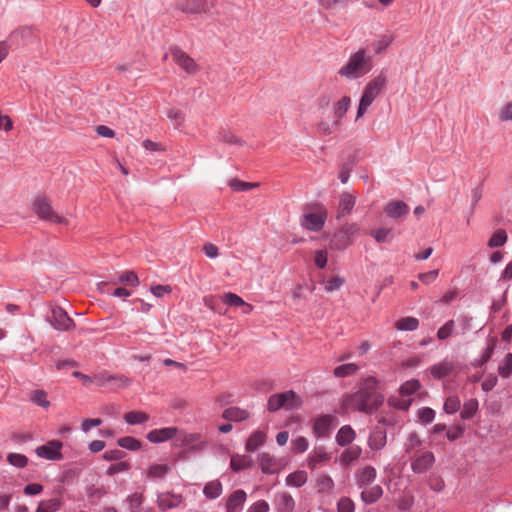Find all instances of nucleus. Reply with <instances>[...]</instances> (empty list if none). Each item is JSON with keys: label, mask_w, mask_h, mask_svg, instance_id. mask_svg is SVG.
Segmentation results:
<instances>
[{"label": "nucleus", "mask_w": 512, "mask_h": 512, "mask_svg": "<svg viewBox=\"0 0 512 512\" xmlns=\"http://www.w3.org/2000/svg\"><path fill=\"white\" fill-rule=\"evenodd\" d=\"M259 463L261 471L264 474H275L278 471L276 467V460L268 453H262L259 455Z\"/></svg>", "instance_id": "nucleus-32"}, {"label": "nucleus", "mask_w": 512, "mask_h": 512, "mask_svg": "<svg viewBox=\"0 0 512 512\" xmlns=\"http://www.w3.org/2000/svg\"><path fill=\"white\" fill-rule=\"evenodd\" d=\"M355 197L350 193H343L340 196L337 219L349 215L355 206Z\"/></svg>", "instance_id": "nucleus-21"}, {"label": "nucleus", "mask_w": 512, "mask_h": 512, "mask_svg": "<svg viewBox=\"0 0 512 512\" xmlns=\"http://www.w3.org/2000/svg\"><path fill=\"white\" fill-rule=\"evenodd\" d=\"M384 212L388 217L398 219L408 214L409 206L404 201L392 200L385 205Z\"/></svg>", "instance_id": "nucleus-19"}, {"label": "nucleus", "mask_w": 512, "mask_h": 512, "mask_svg": "<svg viewBox=\"0 0 512 512\" xmlns=\"http://www.w3.org/2000/svg\"><path fill=\"white\" fill-rule=\"evenodd\" d=\"M177 431L176 427L154 429L148 432L146 438L151 443H161L172 439L177 434Z\"/></svg>", "instance_id": "nucleus-18"}, {"label": "nucleus", "mask_w": 512, "mask_h": 512, "mask_svg": "<svg viewBox=\"0 0 512 512\" xmlns=\"http://www.w3.org/2000/svg\"><path fill=\"white\" fill-rule=\"evenodd\" d=\"M421 388V384L417 379H411L404 382L400 388L399 393L402 396H411Z\"/></svg>", "instance_id": "nucleus-47"}, {"label": "nucleus", "mask_w": 512, "mask_h": 512, "mask_svg": "<svg viewBox=\"0 0 512 512\" xmlns=\"http://www.w3.org/2000/svg\"><path fill=\"white\" fill-rule=\"evenodd\" d=\"M49 322L55 329L62 331L70 330L74 326L73 320L60 307L52 308Z\"/></svg>", "instance_id": "nucleus-12"}, {"label": "nucleus", "mask_w": 512, "mask_h": 512, "mask_svg": "<svg viewBox=\"0 0 512 512\" xmlns=\"http://www.w3.org/2000/svg\"><path fill=\"white\" fill-rule=\"evenodd\" d=\"M308 476L307 473L303 470H298L293 473H290L286 477V484L288 486L293 487H302L307 482Z\"/></svg>", "instance_id": "nucleus-37"}, {"label": "nucleus", "mask_w": 512, "mask_h": 512, "mask_svg": "<svg viewBox=\"0 0 512 512\" xmlns=\"http://www.w3.org/2000/svg\"><path fill=\"white\" fill-rule=\"evenodd\" d=\"M213 5L208 0H178L176 8L186 14H207Z\"/></svg>", "instance_id": "nucleus-7"}, {"label": "nucleus", "mask_w": 512, "mask_h": 512, "mask_svg": "<svg viewBox=\"0 0 512 512\" xmlns=\"http://www.w3.org/2000/svg\"><path fill=\"white\" fill-rule=\"evenodd\" d=\"M508 236L504 229L496 230L488 240L489 248L502 247L507 242Z\"/></svg>", "instance_id": "nucleus-43"}, {"label": "nucleus", "mask_w": 512, "mask_h": 512, "mask_svg": "<svg viewBox=\"0 0 512 512\" xmlns=\"http://www.w3.org/2000/svg\"><path fill=\"white\" fill-rule=\"evenodd\" d=\"M454 371V363L449 360H443L430 367V373L434 379H442Z\"/></svg>", "instance_id": "nucleus-20"}, {"label": "nucleus", "mask_w": 512, "mask_h": 512, "mask_svg": "<svg viewBox=\"0 0 512 512\" xmlns=\"http://www.w3.org/2000/svg\"><path fill=\"white\" fill-rule=\"evenodd\" d=\"M145 497L142 493H132L126 498V502L128 503L129 512H136L139 510L144 503Z\"/></svg>", "instance_id": "nucleus-45"}, {"label": "nucleus", "mask_w": 512, "mask_h": 512, "mask_svg": "<svg viewBox=\"0 0 512 512\" xmlns=\"http://www.w3.org/2000/svg\"><path fill=\"white\" fill-rule=\"evenodd\" d=\"M376 469L372 466H365L356 473L357 484L360 488L371 484L376 478Z\"/></svg>", "instance_id": "nucleus-23"}, {"label": "nucleus", "mask_w": 512, "mask_h": 512, "mask_svg": "<svg viewBox=\"0 0 512 512\" xmlns=\"http://www.w3.org/2000/svg\"><path fill=\"white\" fill-rule=\"evenodd\" d=\"M393 36L389 34L381 35L377 40L372 43V48L375 54L382 53L392 42Z\"/></svg>", "instance_id": "nucleus-48"}, {"label": "nucleus", "mask_w": 512, "mask_h": 512, "mask_svg": "<svg viewBox=\"0 0 512 512\" xmlns=\"http://www.w3.org/2000/svg\"><path fill=\"white\" fill-rule=\"evenodd\" d=\"M498 373L502 378L512 376V353H507L498 366Z\"/></svg>", "instance_id": "nucleus-44"}, {"label": "nucleus", "mask_w": 512, "mask_h": 512, "mask_svg": "<svg viewBox=\"0 0 512 512\" xmlns=\"http://www.w3.org/2000/svg\"><path fill=\"white\" fill-rule=\"evenodd\" d=\"M169 471L167 464H152L147 469V477L152 479H162Z\"/></svg>", "instance_id": "nucleus-41"}, {"label": "nucleus", "mask_w": 512, "mask_h": 512, "mask_svg": "<svg viewBox=\"0 0 512 512\" xmlns=\"http://www.w3.org/2000/svg\"><path fill=\"white\" fill-rule=\"evenodd\" d=\"M335 484L333 479L327 474H319L316 479V488L318 493H331L334 490Z\"/></svg>", "instance_id": "nucleus-33"}, {"label": "nucleus", "mask_w": 512, "mask_h": 512, "mask_svg": "<svg viewBox=\"0 0 512 512\" xmlns=\"http://www.w3.org/2000/svg\"><path fill=\"white\" fill-rule=\"evenodd\" d=\"M351 105V98L349 96H343L334 105V115L337 119H341L348 111Z\"/></svg>", "instance_id": "nucleus-46"}, {"label": "nucleus", "mask_w": 512, "mask_h": 512, "mask_svg": "<svg viewBox=\"0 0 512 512\" xmlns=\"http://www.w3.org/2000/svg\"><path fill=\"white\" fill-rule=\"evenodd\" d=\"M371 235L378 243H385L389 240V238H392V230L388 228H379L376 230H373L371 232Z\"/></svg>", "instance_id": "nucleus-57"}, {"label": "nucleus", "mask_w": 512, "mask_h": 512, "mask_svg": "<svg viewBox=\"0 0 512 512\" xmlns=\"http://www.w3.org/2000/svg\"><path fill=\"white\" fill-rule=\"evenodd\" d=\"M62 502L58 498L41 501L36 512H56L61 508Z\"/></svg>", "instance_id": "nucleus-42"}, {"label": "nucleus", "mask_w": 512, "mask_h": 512, "mask_svg": "<svg viewBox=\"0 0 512 512\" xmlns=\"http://www.w3.org/2000/svg\"><path fill=\"white\" fill-rule=\"evenodd\" d=\"M156 503L159 510L165 512L181 506L184 503V497L173 492H159L157 493Z\"/></svg>", "instance_id": "nucleus-10"}, {"label": "nucleus", "mask_w": 512, "mask_h": 512, "mask_svg": "<svg viewBox=\"0 0 512 512\" xmlns=\"http://www.w3.org/2000/svg\"><path fill=\"white\" fill-rule=\"evenodd\" d=\"M358 1L359 0H317L319 6L328 11L345 9L350 4L357 3Z\"/></svg>", "instance_id": "nucleus-30"}, {"label": "nucleus", "mask_w": 512, "mask_h": 512, "mask_svg": "<svg viewBox=\"0 0 512 512\" xmlns=\"http://www.w3.org/2000/svg\"><path fill=\"white\" fill-rule=\"evenodd\" d=\"M373 67V57L365 48H360L353 52L347 62L340 67L338 75L346 80H356L367 75Z\"/></svg>", "instance_id": "nucleus-2"}, {"label": "nucleus", "mask_w": 512, "mask_h": 512, "mask_svg": "<svg viewBox=\"0 0 512 512\" xmlns=\"http://www.w3.org/2000/svg\"><path fill=\"white\" fill-rule=\"evenodd\" d=\"M94 378L99 386H103L107 382H112L116 387H126L131 382V380L124 375L109 376L106 374H99Z\"/></svg>", "instance_id": "nucleus-24"}, {"label": "nucleus", "mask_w": 512, "mask_h": 512, "mask_svg": "<svg viewBox=\"0 0 512 512\" xmlns=\"http://www.w3.org/2000/svg\"><path fill=\"white\" fill-rule=\"evenodd\" d=\"M352 243V240L340 230H338L331 239V246L336 250H344Z\"/></svg>", "instance_id": "nucleus-40"}, {"label": "nucleus", "mask_w": 512, "mask_h": 512, "mask_svg": "<svg viewBox=\"0 0 512 512\" xmlns=\"http://www.w3.org/2000/svg\"><path fill=\"white\" fill-rule=\"evenodd\" d=\"M229 187L237 192H244L258 187V183L245 182L237 178H233L229 181Z\"/></svg>", "instance_id": "nucleus-50"}, {"label": "nucleus", "mask_w": 512, "mask_h": 512, "mask_svg": "<svg viewBox=\"0 0 512 512\" xmlns=\"http://www.w3.org/2000/svg\"><path fill=\"white\" fill-rule=\"evenodd\" d=\"M494 352V343H489L485 349L482 350L480 356L474 360V367H482L485 365L492 357Z\"/></svg>", "instance_id": "nucleus-51"}, {"label": "nucleus", "mask_w": 512, "mask_h": 512, "mask_svg": "<svg viewBox=\"0 0 512 512\" xmlns=\"http://www.w3.org/2000/svg\"><path fill=\"white\" fill-rule=\"evenodd\" d=\"M356 437L355 431L349 425L342 426L336 434V442L339 446L350 445Z\"/></svg>", "instance_id": "nucleus-26"}, {"label": "nucleus", "mask_w": 512, "mask_h": 512, "mask_svg": "<svg viewBox=\"0 0 512 512\" xmlns=\"http://www.w3.org/2000/svg\"><path fill=\"white\" fill-rule=\"evenodd\" d=\"M30 34V31L26 28L16 29L10 33L7 41H0V62L6 58L12 45H19V40L25 38Z\"/></svg>", "instance_id": "nucleus-13"}, {"label": "nucleus", "mask_w": 512, "mask_h": 512, "mask_svg": "<svg viewBox=\"0 0 512 512\" xmlns=\"http://www.w3.org/2000/svg\"><path fill=\"white\" fill-rule=\"evenodd\" d=\"M382 494V487L380 485H375L370 487L369 489L362 491L361 499L366 504H373L381 498Z\"/></svg>", "instance_id": "nucleus-35"}, {"label": "nucleus", "mask_w": 512, "mask_h": 512, "mask_svg": "<svg viewBox=\"0 0 512 512\" xmlns=\"http://www.w3.org/2000/svg\"><path fill=\"white\" fill-rule=\"evenodd\" d=\"M33 211L44 221L54 222L57 224L67 225L68 220L58 215L52 208L49 199L45 196L37 197L33 202Z\"/></svg>", "instance_id": "nucleus-4"}, {"label": "nucleus", "mask_w": 512, "mask_h": 512, "mask_svg": "<svg viewBox=\"0 0 512 512\" xmlns=\"http://www.w3.org/2000/svg\"><path fill=\"white\" fill-rule=\"evenodd\" d=\"M386 431L381 427H376L369 436L368 445L372 450H380L386 445Z\"/></svg>", "instance_id": "nucleus-22"}, {"label": "nucleus", "mask_w": 512, "mask_h": 512, "mask_svg": "<svg viewBox=\"0 0 512 512\" xmlns=\"http://www.w3.org/2000/svg\"><path fill=\"white\" fill-rule=\"evenodd\" d=\"M222 301L228 306L239 307L245 304L244 300L235 293L228 292L222 296Z\"/></svg>", "instance_id": "nucleus-58"}, {"label": "nucleus", "mask_w": 512, "mask_h": 512, "mask_svg": "<svg viewBox=\"0 0 512 512\" xmlns=\"http://www.w3.org/2000/svg\"><path fill=\"white\" fill-rule=\"evenodd\" d=\"M353 501L348 497H341L337 503V512H354Z\"/></svg>", "instance_id": "nucleus-61"}, {"label": "nucleus", "mask_w": 512, "mask_h": 512, "mask_svg": "<svg viewBox=\"0 0 512 512\" xmlns=\"http://www.w3.org/2000/svg\"><path fill=\"white\" fill-rule=\"evenodd\" d=\"M435 461L434 455L432 452L427 451L417 456L411 463V468L413 472L422 474L425 473L428 469H430Z\"/></svg>", "instance_id": "nucleus-16"}, {"label": "nucleus", "mask_w": 512, "mask_h": 512, "mask_svg": "<svg viewBox=\"0 0 512 512\" xmlns=\"http://www.w3.org/2000/svg\"><path fill=\"white\" fill-rule=\"evenodd\" d=\"M417 415L422 423L429 424L435 418V411L430 407H423L418 410Z\"/></svg>", "instance_id": "nucleus-60"}, {"label": "nucleus", "mask_w": 512, "mask_h": 512, "mask_svg": "<svg viewBox=\"0 0 512 512\" xmlns=\"http://www.w3.org/2000/svg\"><path fill=\"white\" fill-rule=\"evenodd\" d=\"M461 407V401L458 396L452 395L446 398L443 409L447 414L456 413Z\"/></svg>", "instance_id": "nucleus-53"}, {"label": "nucleus", "mask_w": 512, "mask_h": 512, "mask_svg": "<svg viewBox=\"0 0 512 512\" xmlns=\"http://www.w3.org/2000/svg\"><path fill=\"white\" fill-rule=\"evenodd\" d=\"M30 400L43 408H48L50 406V402L47 399V393L44 390H34L31 393Z\"/></svg>", "instance_id": "nucleus-52"}, {"label": "nucleus", "mask_w": 512, "mask_h": 512, "mask_svg": "<svg viewBox=\"0 0 512 512\" xmlns=\"http://www.w3.org/2000/svg\"><path fill=\"white\" fill-rule=\"evenodd\" d=\"M419 327V320L415 317H403L396 321L395 328L400 331H414Z\"/></svg>", "instance_id": "nucleus-38"}, {"label": "nucleus", "mask_w": 512, "mask_h": 512, "mask_svg": "<svg viewBox=\"0 0 512 512\" xmlns=\"http://www.w3.org/2000/svg\"><path fill=\"white\" fill-rule=\"evenodd\" d=\"M269 509L270 507L267 501L258 500L247 509V512H269Z\"/></svg>", "instance_id": "nucleus-64"}, {"label": "nucleus", "mask_w": 512, "mask_h": 512, "mask_svg": "<svg viewBox=\"0 0 512 512\" xmlns=\"http://www.w3.org/2000/svg\"><path fill=\"white\" fill-rule=\"evenodd\" d=\"M117 444L121 448L130 450V451H137L141 448V442L132 436H125V437L119 438L117 441Z\"/></svg>", "instance_id": "nucleus-49"}, {"label": "nucleus", "mask_w": 512, "mask_h": 512, "mask_svg": "<svg viewBox=\"0 0 512 512\" xmlns=\"http://www.w3.org/2000/svg\"><path fill=\"white\" fill-rule=\"evenodd\" d=\"M479 407L478 400L476 398H471L464 402L463 407L460 411V417L463 420H470L477 413Z\"/></svg>", "instance_id": "nucleus-34"}, {"label": "nucleus", "mask_w": 512, "mask_h": 512, "mask_svg": "<svg viewBox=\"0 0 512 512\" xmlns=\"http://www.w3.org/2000/svg\"><path fill=\"white\" fill-rule=\"evenodd\" d=\"M296 406H298L297 395L293 390L273 394L269 397L267 403V409L270 412H276L281 408L293 409Z\"/></svg>", "instance_id": "nucleus-6"}, {"label": "nucleus", "mask_w": 512, "mask_h": 512, "mask_svg": "<svg viewBox=\"0 0 512 512\" xmlns=\"http://www.w3.org/2000/svg\"><path fill=\"white\" fill-rule=\"evenodd\" d=\"M150 416L143 411H130L124 414V420L129 425H139L149 421Z\"/></svg>", "instance_id": "nucleus-36"}, {"label": "nucleus", "mask_w": 512, "mask_h": 512, "mask_svg": "<svg viewBox=\"0 0 512 512\" xmlns=\"http://www.w3.org/2000/svg\"><path fill=\"white\" fill-rule=\"evenodd\" d=\"M337 418L331 414H324L313 422V434L317 438L328 437L332 428L337 425Z\"/></svg>", "instance_id": "nucleus-9"}, {"label": "nucleus", "mask_w": 512, "mask_h": 512, "mask_svg": "<svg viewBox=\"0 0 512 512\" xmlns=\"http://www.w3.org/2000/svg\"><path fill=\"white\" fill-rule=\"evenodd\" d=\"M7 461L12 466H15L17 468H23V467H25L27 465L28 458L25 455H23V454L9 453L7 455Z\"/></svg>", "instance_id": "nucleus-55"}, {"label": "nucleus", "mask_w": 512, "mask_h": 512, "mask_svg": "<svg viewBox=\"0 0 512 512\" xmlns=\"http://www.w3.org/2000/svg\"><path fill=\"white\" fill-rule=\"evenodd\" d=\"M359 366L355 363H347L337 366L333 370V374L337 378H344L354 375L358 372Z\"/></svg>", "instance_id": "nucleus-39"}, {"label": "nucleus", "mask_w": 512, "mask_h": 512, "mask_svg": "<svg viewBox=\"0 0 512 512\" xmlns=\"http://www.w3.org/2000/svg\"><path fill=\"white\" fill-rule=\"evenodd\" d=\"M118 281L128 286L136 287L139 284V279L133 271H125L119 276Z\"/></svg>", "instance_id": "nucleus-56"}, {"label": "nucleus", "mask_w": 512, "mask_h": 512, "mask_svg": "<svg viewBox=\"0 0 512 512\" xmlns=\"http://www.w3.org/2000/svg\"><path fill=\"white\" fill-rule=\"evenodd\" d=\"M222 491L223 486L219 480L209 481L203 488V494L209 500L218 498L222 494Z\"/></svg>", "instance_id": "nucleus-31"}, {"label": "nucleus", "mask_w": 512, "mask_h": 512, "mask_svg": "<svg viewBox=\"0 0 512 512\" xmlns=\"http://www.w3.org/2000/svg\"><path fill=\"white\" fill-rule=\"evenodd\" d=\"M173 61L188 74H195L199 70L198 64L185 51L179 47L170 49Z\"/></svg>", "instance_id": "nucleus-8"}, {"label": "nucleus", "mask_w": 512, "mask_h": 512, "mask_svg": "<svg viewBox=\"0 0 512 512\" xmlns=\"http://www.w3.org/2000/svg\"><path fill=\"white\" fill-rule=\"evenodd\" d=\"M331 459L324 446H316L307 458V466L311 470L316 469L320 464L327 463Z\"/></svg>", "instance_id": "nucleus-14"}, {"label": "nucleus", "mask_w": 512, "mask_h": 512, "mask_svg": "<svg viewBox=\"0 0 512 512\" xmlns=\"http://www.w3.org/2000/svg\"><path fill=\"white\" fill-rule=\"evenodd\" d=\"M253 461L248 455H233L230 460V468L232 471L238 473L242 470H245L251 467Z\"/></svg>", "instance_id": "nucleus-28"}, {"label": "nucleus", "mask_w": 512, "mask_h": 512, "mask_svg": "<svg viewBox=\"0 0 512 512\" xmlns=\"http://www.w3.org/2000/svg\"><path fill=\"white\" fill-rule=\"evenodd\" d=\"M247 494L242 489H237L230 494L226 501V512H240L243 509Z\"/></svg>", "instance_id": "nucleus-17"}, {"label": "nucleus", "mask_w": 512, "mask_h": 512, "mask_svg": "<svg viewBox=\"0 0 512 512\" xmlns=\"http://www.w3.org/2000/svg\"><path fill=\"white\" fill-rule=\"evenodd\" d=\"M131 468V464L127 461H121L116 464H112L106 471L108 476H113L118 473L126 472Z\"/></svg>", "instance_id": "nucleus-59"}, {"label": "nucleus", "mask_w": 512, "mask_h": 512, "mask_svg": "<svg viewBox=\"0 0 512 512\" xmlns=\"http://www.w3.org/2000/svg\"><path fill=\"white\" fill-rule=\"evenodd\" d=\"M327 219V211L324 207L318 206L315 210L307 207L301 217V226L307 230L320 231Z\"/></svg>", "instance_id": "nucleus-5"}, {"label": "nucleus", "mask_w": 512, "mask_h": 512, "mask_svg": "<svg viewBox=\"0 0 512 512\" xmlns=\"http://www.w3.org/2000/svg\"><path fill=\"white\" fill-rule=\"evenodd\" d=\"M266 441V435L260 430L254 431L246 441L245 449L248 452L256 451Z\"/></svg>", "instance_id": "nucleus-29"}, {"label": "nucleus", "mask_w": 512, "mask_h": 512, "mask_svg": "<svg viewBox=\"0 0 512 512\" xmlns=\"http://www.w3.org/2000/svg\"><path fill=\"white\" fill-rule=\"evenodd\" d=\"M388 403L390 406L397 408L399 410H407L411 404V400L391 397Z\"/></svg>", "instance_id": "nucleus-63"}, {"label": "nucleus", "mask_w": 512, "mask_h": 512, "mask_svg": "<svg viewBox=\"0 0 512 512\" xmlns=\"http://www.w3.org/2000/svg\"><path fill=\"white\" fill-rule=\"evenodd\" d=\"M381 382L374 376H367L358 382L357 390L345 396L343 404L347 409L371 414L378 410L383 402Z\"/></svg>", "instance_id": "nucleus-1"}, {"label": "nucleus", "mask_w": 512, "mask_h": 512, "mask_svg": "<svg viewBox=\"0 0 512 512\" xmlns=\"http://www.w3.org/2000/svg\"><path fill=\"white\" fill-rule=\"evenodd\" d=\"M126 456V452L121 449H112L105 451L102 455L103 459L106 461H119Z\"/></svg>", "instance_id": "nucleus-62"}, {"label": "nucleus", "mask_w": 512, "mask_h": 512, "mask_svg": "<svg viewBox=\"0 0 512 512\" xmlns=\"http://www.w3.org/2000/svg\"><path fill=\"white\" fill-rule=\"evenodd\" d=\"M386 83V76L380 73L365 85L359 101L357 118L361 117L367 111L368 107L385 88Z\"/></svg>", "instance_id": "nucleus-3"}, {"label": "nucleus", "mask_w": 512, "mask_h": 512, "mask_svg": "<svg viewBox=\"0 0 512 512\" xmlns=\"http://www.w3.org/2000/svg\"><path fill=\"white\" fill-rule=\"evenodd\" d=\"M62 442L59 440L49 441L47 444L39 446L36 448V454L40 458H44L47 460H61L63 455L61 453Z\"/></svg>", "instance_id": "nucleus-11"}, {"label": "nucleus", "mask_w": 512, "mask_h": 512, "mask_svg": "<svg viewBox=\"0 0 512 512\" xmlns=\"http://www.w3.org/2000/svg\"><path fill=\"white\" fill-rule=\"evenodd\" d=\"M274 507L276 512H293L295 500L288 492H278L274 498Z\"/></svg>", "instance_id": "nucleus-15"}, {"label": "nucleus", "mask_w": 512, "mask_h": 512, "mask_svg": "<svg viewBox=\"0 0 512 512\" xmlns=\"http://www.w3.org/2000/svg\"><path fill=\"white\" fill-rule=\"evenodd\" d=\"M362 449L358 445H350L340 455V463L343 466H349L359 459Z\"/></svg>", "instance_id": "nucleus-25"}, {"label": "nucleus", "mask_w": 512, "mask_h": 512, "mask_svg": "<svg viewBox=\"0 0 512 512\" xmlns=\"http://www.w3.org/2000/svg\"><path fill=\"white\" fill-rule=\"evenodd\" d=\"M455 330V321L448 320L443 326H441L437 331V338L439 340H446L450 336H452Z\"/></svg>", "instance_id": "nucleus-54"}, {"label": "nucleus", "mask_w": 512, "mask_h": 512, "mask_svg": "<svg viewBox=\"0 0 512 512\" xmlns=\"http://www.w3.org/2000/svg\"><path fill=\"white\" fill-rule=\"evenodd\" d=\"M250 416L249 412L245 409H241L239 407H229L226 408L222 417L228 421L240 422L248 419Z\"/></svg>", "instance_id": "nucleus-27"}]
</instances>
